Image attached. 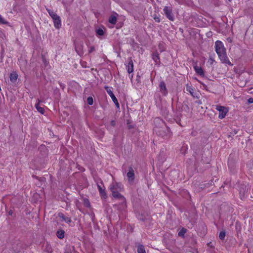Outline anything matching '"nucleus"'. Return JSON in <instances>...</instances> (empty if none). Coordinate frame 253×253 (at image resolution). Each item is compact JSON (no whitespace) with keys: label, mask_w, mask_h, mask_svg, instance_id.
Masks as SVG:
<instances>
[{"label":"nucleus","mask_w":253,"mask_h":253,"mask_svg":"<svg viewBox=\"0 0 253 253\" xmlns=\"http://www.w3.org/2000/svg\"><path fill=\"white\" fill-rule=\"evenodd\" d=\"M215 49L222 63L230 66L233 65L227 56L226 48L221 41H217L215 42Z\"/></svg>","instance_id":"1"},{"label":"nucleus","mask_w":253,"mask_h":253,"mask_svg":"<svg viewBox=\"0 0 253 253\" xmlns=\"http://www.w3.org/2000/svg\"><path fill=\"white\" fill-rule=\"evenodd\" d=\"M128 181L130 183H132L134 180V171L132 167H129L128 171L126 174Z\"/></svg>","instance_id":"8"},{"label":"nucleus","mask_w":253,"mask_h":253,"mask_svg":"<svg viewBox=\"0 0 253 253\" xmlns=\"http://www.w3.org/2000/svg\"><path fill=\"white\" fill-rule=\"evenodd\" d=\"M153 59L156 61L157 62V60L159 59L158 56L156 55H153Z\"/></svg>","instance_id":"32"},{"label":"nucleus","mask_w":253,"mask_h":253,"mask_svg":"<svg viewBox=\"0 0 253 253\" xmlns=\"http://www.w3.org/2000/svg\"><path fill=\"white\" fill-rule=\"evenodd\" d=\"M194 69L196 72L199 75L204 76V72L202 68L201 67H199L197 65L194 66Z\"/></svg>","instance_id":"15"},{"label":"nucleus","mask_w":253,"mask_h":253,"mask_svg":"<svg viewBox=\"0 0 253 253\" xmlns=\"http://www.w3.org/2000/svg\"><path fill=\"white\" fill-rule=\"evenodd\" d=\"M0 23L7 24V22L0 15Z\"/></svg>","instance_id":"26"},{"label":"nucleus","mask_w":253,"mask_h":253,"mask_svg":"<svg viewBox=\"0 0 253 253\" xmlns=\"http://www.w3.org/2000/svg\"><path fill=\"white\" fill-rule=\"evenodd\" d=\"M35 107L39 112H40L42 114H43L44 113V109H43V108L40 106V105H39L38 104H35Z\"/></svg>","instance_id":"18"},{"label":"nucleus","mask_w":253,"mask_h":253,"mask_svg":"<svg viewBox=\"0 0 253 253\" xmlns=\"http://www.w3.org/2000/svg\"><path fill=\"white\" fill-rule=\"evenodd\" d=\"M109 188L115 198L120 199L123 203H125V198L120 193L123 190V185L121 183L113 182L110 185Z\"/></svg>","instance_id":"2"},{"label":"nucleus","mask_w":253,"mask_h":253,"mask_svg":"<svg viewBox=\"0 0 253 253\" xmlns=\"http://www.w3.org/2000/svg\"><path fill=\"white\" fill-rule=\"evenodd\" d=\"M154 122L155 123H159V122H161L162 124L163 125V122L162 121V120H161L160 118H156L155 120H154Z\"/></svg>","instance_id":"28"},{"label":"nucleus","mask_w":253,"mask_h":253,"mask_svg":"<svg viewBox=\"0 0 253 253\" xmlns=\"http://www.w3.org/2000/svg\"><path fill=\"white\" fill-rule=\"evenodd\" d=\"M42 101L40 99H38L37 102L36 104H38V105H40V103H41Z\"/></svg>","instance_id":"35"},{"label":"nucleus","mask_w":253,"mask_h":253,"mask_svg":"<svg viewBox=\"0 0 253 253\" xmlns=\"http://www.w3.org/2000/svg\"><path fill=\"white\" fill-rule=\"evenodd\" d=\"M186 91L190 93V94L194 98H198L197 95L194 92V88L191 86L187 85Z\"/></svg>","instance_id":"14"},{"label":"nucleus","mask_w":253,"mask_h":253,"mask_svg":"<svg viewBox=\"0 0 253 253\" xmlns=\"http://www.w3.org/2000/svg\"><path fill=\"white\" fill-rule=\"evenodd\" d=\"M225 237V232L224 231H221L219 235V238L221 240H223Z\"/></svg>","instance_id":"21"},{"label":"nucleus","mask_w":253,"mask_h":253,"mask_svg":"<svg viewBox=\"0 0 253 253\" xmlns=\"http://www.w3.org/2000/svg\"><path fill=\"white\" fill-rule=\"evenodd\" d=\"M164 12L167 17L170 21L174 20L173 15L172 13V9L170 7L165 6L164 8Z\"/></svg>","instance_id":"5"},{"label":"nucleus","mask_w":253,"mask_h":253,"mask_svg":"<svg viewBox=\"0 0 253 253\" xmlns=\"http://www.w3.org/2000/svg\"><path fill=\"white\" fill-rule=\"evenodd\" d=\"M154 130L157 134L159 135L162 136V137L169 135V128L165 126L164 125L160 127H155Z\"/></svg>","instance_id":"3"},{"label":"nucleus","mask_w":253,"mask_h":253,"mask_svg":"<svg viewBox=\"0 0 253 253\" xmlns=\"http://www.w3.org/2000/svg\"><path fill=\"white\" fill-rule=\"evenodd\" d=\"M54 26L56 29H59L61 26V20L60 18H58L56 20H53Z\"/></svg>","instance_id":"16"},{"label":"nucleus","mask_w":253,"mask_h":253,"mask_svg":"<svg viewBox=\"0 0 253 253\" xmlns=\"http://www.w3.org/2000/svg\"><path fill=\"white\" fill-rule=\"evenodd\" d=\"M116 123H115V122L114 121H112L111 122V125L112 126H114L115 125Z\"/></svg>","instance_id":"34"},{"label":"nucleus","mask_w":253,"mask_h":253,"mask_svg":"<svg viewBox=\"0 0 253 253\" xmlns=\"http://www.w3.org/2000/svg\"><path fill=\"white\" fill-rule=\"evenodd\" d=\"M248 102L250 103H253V98H250L248 99Z\"/></svg>","instance_id":"33"},{"label":"nucleus","mask_w":253,"mask_h":253,"mask_svg":"<svg viewBox=\"0 0 253 253\" xmlns=\"http://www.w3.org/2000/svg\"><path fill=\"white\" fill-rule=\"evenodd\" d=\"M17 77L18 75L15 72H13L10 75V80L13 83H15L16 81Z\"/></svg>","instance_id":"17"},{"label":"nucleus","mask_w":253,"mask_h":253,"mask_svg":"<svg viewBox=\"0 0 253 253\" xmlns=\"http://www.w3.org/2000/svg\"><path fill=\"white\" fill-rule=\"evenodd\" d=\"M159 87L161 90V91L163 93V94L166 95L167 94V88L165 83L162 81L160 83Z\"/></svg>","instance_id":"13"},{"label":"nucleus","mask_w":253,"mask_h":253,"mask_svg":"<svg viewBox=\"0 0 253 253\" xmlns=\"http://www.w3.org/2000/svg\"><path fill=\"white\" fill-rule=\"evenodd\" d=\"M215 109L219 111L218 117L221 119L225 117L228 111L227 108L219 105H216Z\"/></svg>","instance_id":"4"},{"label":"nucleus","mask_w":253,"mask_h":253,"mask_svg":"<svg viewBox=\"0 0 253 253\" xmlns=\"http://www.w3.org/2000/svg\"><path fill=\"white\" fill-rule=\"evenodd\" d=\"M58 217L66 223H70L71 222V218L65 216L62 213H59L58 214Z\"/></svg>","instance_id":"12"},{"label":"nucleus","mask_w":253,"mask_h":253,"mask_svg":"<svg viewBox=\"0 0 253 253\" xmlns=\"http://www.w3.org/2000/svg\"><path fill=\"white\" fill-rule=\"evenodd\" d=\"M126 68L127 72L129 74V78L132 79L133 78V75H130L133 72V63L131 58L128 59V62L126 64Z\"/></svg>","instance_id":"6"},{"label":"nucleus","mask_w":253,"mask_h":253,"mask_svg":"<svg viewBox=\"0 0 253 253\" xmlns=\"http://www.w3.org/2000/svg\"><path fill=\"white\" fill-rule=\"evenodd\" d=\"M97 187L101 197L105 199L107 197V195L105 192V188L101 187V185L98 184H97Z\"/></svg>","instance_id":"9"},{"label":"nucleus","mask_w":253,"mask_h":253,"mask_svg":"<svg viewBox=\"0 0 253 253\" xmlns=\"http://www.w3.org/2000/svg\"><path fill=\"white\" fill-rule=\"evenodd\" d=\"M95 50V48H94V46H90L89 47V50H88V52L89 53H91L92 52V51H94Z\"/></svg>","instance_id":"29"},{"label":"nucleus","mask_w":253,"mask_h":253,"mask_svg":"<svg viewBox=\"0 0 253 253\" xmlns=\"http://www.w3.org/2000/svg\"><path fill=\"white\" fill-rule=\"evenodd\" d=\"M43 250L48 253H51L52 249L50 244L47 242L44 243L43 245Z\"/></svg>","instance_id":"11"},{"label":"nucleus","mask_w":253,"mask_h":253,"mask_svg":"<svg viewBox=\"0 0 253 253\" xmlns=\"http://www.w3.org/2000/svg\"><path fill=\"white\" fill-rule=\"evenodd\" d=\"M64 233L63 230L58 231L57 232V236L59 239H63L64 237Z\"/></svg>","instance_id":"20"},{"label":"nucleus","mask_w":253,"mask_h":253,"mask_svg":"<svg viewBox=\"0 0 253 253\" xmlns=\"http://www.w3.org/2000/svg\"><path fill=\"white\" fill-rule=\"evenodd\" d=\"M68 253V252H66V253Z\"/></svg>","instance_id":"36"},{"label":"nucleus","mask_w":253,"mask_h":253,"mask_svg":"<svg viewBox=\"0 0 253 253\" xmlns=\"http://www.w3.org/2000/svg\"><path fill=\"white\" fill-rule=\"evenodd\" d=\"M47 10L48 12V14L51 17L56 14L54 12H53V11H51L49 9H47Z\"/></svg>","instance_id":"25"},{"label":"nucleus","mask_w":253,"mask_h":253,"mask_svg":"<svg viewBox=\"0 0 253 253\" xmlns=\"http://www.w3.org/2000/svg\"><path fill=\"white\" fill-rule=\"evenodd\" d=\"M118 14L115 13L114 14H112L109 18L108 21L109 23L112 24L113 25H115L117 22V16Z\"/></svg>","instance_id":"10"},{"label":"nucleus","mask_w":253,"mask_h":253,"mask_svg":"<svg viewBox=\"0 0 253 253\" xmlns=\"http://www.w3.org/2000/svg\"><path fill=\"white\" fill-rule=\"evenodd\" d=\"M186 232V231L185 230H184L183 229L182 231H180L179 233H178V235L179 236H183L184 233Z\"/></svg>","instance_id":"27"},{"label":"nucleus","mask_w":253,"mask_h":253,"mask_svg":"<svg viewBox=\"0 0 253 253\" xmlns=\"http://www.w3.org/2000/svg\"><path fill=\"white\" fill-rule=\"evenodd\" d=\"M87 102L90 105H92L93 103V98L91 97H88L87 99Z\"/></svg>","instance_id":"23"},{"label":"nucleus","mask_w":253,"mask_h":253,"mask_svg":"<svg viewBox=\"0 0 253 253\" xmlns=\"http://www.w3.org/2000/svg\"><path fill=\"white\" fill-rule=\"evenodd\" d=\"M59 17H60L58 15L56 14L55 15H54L53 17H52L51 18H52L53 20H56V19H57V18H58Z\"/></svg>","instance_id":"31"},{"label":"nucleus","mask_w":253,"mask_h":253,"mask_svg":"<svg viewBox=\"0 0 253 253\" xmlns=\"http://www.w3.org/2000/svg\"><path fill=\"white\" fill-rule=\"evenodd\" d=\"M84 205L86 207H89V206H90V203H89V202L88 201V199H84Z\"/></svg>","instance_id":"24"},{"label":"nucleus","mask_w":253,"mask_h":253,"mask_svg":"<svg viewBox=\"0 0 253 253\" xmlns=\"http://www.w3.org/2000/svg\"><path fill=\"white\" fill-rule=\"evenodd\" d=\"M105 89L106 90V91L107 92L108 94L110 95L111 98H112L113 101L114 102L115 105L117 107H119V104L118 102L117 99L114 95L113 91L111 90V88L109 87H105Z\"/></svg>","instance_id":"7"},{"label":"nucleus","mask_w":253,"mask_h":253,"mask_svg":"<svg viewBox=\"0 0 253 253\" xmlns=\"http://www.w3.org/2000/svg\"><path fill=\"white\" fill-rule=\"evenodd\" d=\"M154 19H155L156 22H160V18L159 17L157 16H155L154 17Z\"/></svg>","instance_id":"30"},{"label":"nucleus","mask_w":253,"mask_h":253,"mask_svg":"<svg viewBox=\"0 0 253 253\" xmlns=\"http://www.w3.org/2000/svg\"><path fill=\"white\" fill-rule=\"evenodd\" d=\"M138 253H146L144 246L140 245L137 248Z\"/></svg>","instance_id":"19"},{"label":"nucleus","mask_w":253,"mask_h":253,"mask_svg":"<svg viewBox=\"0 0 253 253\" xmlns=\"http://www.w3.org/2000/svg\"><path fill=\"white\" fill-rule=\"evenodd\" d=\"M96 34L99 36H103L104 35V31L101 29H98L96 30Z\"/></svg>","instance_id":"22"}]
</instances>
